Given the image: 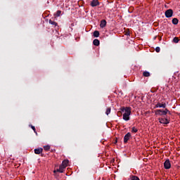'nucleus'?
<instances>
[{"label": "nucleus", "mask_w": 180, "mask_h": 180, "mask_svg": "<svg viewBox=\"0 0 180 180\" xmlns=\"http://www.w3.org/2000/svg\"><path fill=\"white\" fill-rule=\"evenodd\" d=\"M139 131V129H137V128H136V127H133L131 129V132L132 133H137Z\"/></svg>", "instance_id": "obj_18"}, {"label": "nucleus", "mask_w": 180, "mask_h": 180, "mask_svg": "<svg viewBox=\"0 0 180 180\" xmlns=\"http://www.w3.org/2000/svg\"><path fill=\"white\" fill-rule=\"evenodd\" d=\"M64 169H65V167L60 165L59 166V168L57 169L56 171L57 172H60V174H63V172H64Z\"/></svg>", "instance_id": "obj_8"}, {"label": "nucleus", "mask_w": 180, "mask_h": 180, "mask_svg": "<svg viewBox=\"0 0 180 180\" xmlns=\"http://www.w3.org/2000/svg\"><path fill=\"white\" fill-rule=\"evenodd\" d=\"M93 44L94 46H99V44H101V42L99 41L98 39H96L93 41Z\"/></svg>", "instance_id": "obj_15"}, {"label": "nucleus", "mask_w": 180, "mask_h": 180, "mask_svg": "<svg viewBox=\"0 0 180 180\" xmlns=\"http://www.w3.org/2000/svg\"><path fill=\"white\" fill-rule=\"evenodd\" d=\"M155 51L156 53H160V51H161V49L159 46H157L155 48Z\"/></svg>", "instance_id": "obj_24"}, {"label": "nucleus", "mask_w": 180, "mask_h": 180, "mask_svg": "<svg viewBox=\"0 0 180 180\" xmlns=\"http://www.w3.org/2000/svg\"><path fill=\"white\" fill-rule=\"evenodd\" d=\"M117 139H115V141H114V144H117Z\"/></svg>", "instance_id": "obj_27"}, {"label": "nucleus", "mask_w": 180, "mask_h": 180, "mask_svg": "<svg viewBox=\"0 0 180 180\" xmlns=\"http://www.w3.org/2000/svg\"><path fill=\"white\" fill-rule=\"evenodd\" d=\"M131 137V134L130 132H128L125 136H124V143L126 144L129 140H130Z\"/></svg>", "instance_id": "obj_5"}, {"label": "nucleus", "mask_w": 180, "mask_h": 180, "mask_svg": "<svg viewBox=\"0 0 180 180\" xmlns=\"http://www.w3.org/2000/svg\"><path fill=\"white\" fill-rule=\"evenodd\" d=\"M126 36H130V32H129V31L127 32H126Z\"/></svg>", "instance_id": "obj_26"}, {"label": "nucleus", "mask_w": 180, "mask_h": 180, "mask_svg": "<svg viewBox=\"0 0 180 180\" xmlns=\"http://www.w3.org/2000/svg\"><path fill=\"white\" fill-rule=\"evenodd\" d=\"M173 41H174V43H178L179 41V39L178 37H175L173 39Z\"/></svg>", "instance_id": "obj_23"}, {"label": "nucleus", "mask_w": 180, "mask_h": 180, "mask_svg": "<svg viewBox=\"0 0 180 180\" xmlns=\"http://www.w3.org/2000/svg\"><path fill=\"white\" fill-rule=\"evenodd\" d=\"M122 115H123L122 119L125 120V122H129V120H130V115H131V108L122 107L120 111L117 112V116H122Z\"/></svg>", "instance_id": "obj_1"}, {"label": "nucleus", "mask_w": 180, "mask_h": 180, "mask_svg": "<svg viewBox=\"0 0 180 180\" xmlns=\"http://www.w3.org/2000/svg\"><path fill=\"white\" fill-rule=\"evenodd\" d=\"M44 150H45V151H49L50 150V146L46 145L44 146Z\"/></svg>", "instance_id": "obj_20"}, {"label": "nucleus", "mask_w": 180, "mask_h": 180, "mask_svg": "<svg viewBox=\"0 0 180 180\" xmlns=\"http://www.w3.org/2000/svg\"><path fill=\"white\" fill-rule=\"evenodd\" d=\"M110 110H111L110 108H107V110H106V111H105V115H107V116H108V115H110Z\"/></svg>", "instance_id": "obj_19"}, {"label": "nucleus", "mask_w": 180, "mask_h": 180, "mask_svg": "<svg viewBox=\"0 0 180 180\" xmlns=\"http://www.w3.org/2000/svg\"><path fill=\"white\" fill-rule=\"evenodd\" d=\"M172 23H173V25H178V23H179V20H178V18H173L172 20Z\"/></svg>", "instance_id": "obj_14"}, {"label": "nucleus", "mask_w": 180, "mask_h": 180, "mask_svg": "<svg viewBox=\"0 0 180 180\" xmlns=\"http://www.w3.org/2000/svg\"><path fill=\"white\" fill-rule=\"evenodd\" d=\"M159 122L162 124H168L169 123L168 118H159Z\"/></svg>", "instance_id": "obj_6"}, {"label": "nucleus", "mask_w": 180, "mask_h": 180, "mask_svg": "<svg viewBox=\"0 0 180 180\" xmlns=\"http://www.w3.org/2000/svg\"><path fill=\"white\" fill-rule=\"evenodd\" d=\"M164 167L165 169H169L171 168V162H169V159H167L164 162Z\"/></svg>", "instance_id": "obj_4"}, {"label": "nucleus", "mask_w": 180, "mask_h": 180, "mask_svg": "<svg viewBox=\"0 0 180 180\" xmlns=\"http://www.w3.org/2000/svg\"><path fill=\"white\" fill-rule=\"evenodd\" d=\"M30 127H31V129H32V130H33L34 131H36V127H34V126L30 124Z\"/></svg>", "instance_id": "obj_25"}, {"label": "nucleus", "mask_w": 180, "mask_h": 180, "mask_svg": "<svg viewBox=\"0 0 180 180\" xmlns=\"http://www.w3.org/2000/svg\"><path fill=\"white\" fill-rule=\"evenodd\" d=\"M69 161L67 160H65L62 162L61 165L63 166L65 168H67V167H68V164H69Z\"/></svg>", "instance_id": "obj_11"}, {"label": "nucleus", "mask_w": 180, "mask_h": 180, "mask_svg": "<svg viewBox=\"0 0 180 180\" xmlns=\"http://www.w3.org/2000/svg\"><path fill=\"white\" fill-rule=\"evenodd\" d=\"M61 11L58 10L56 11V13L54 15V16H56V18H58L59 16H60L61 15Z\"/></svg>", "instance_id": "obj_16"}, {"label": "nucleus", "mask_w": 180, "mask_h": 180, "mask_svg": "<svg viewBox=\"0 0 180 180\" xmlns=\"http://www.w3.org/2000/svg\"><path fill=\"white\" fill-rule=\"evenodd\" d=\"M155 108H163L165 109V108H167V104H165V103L162 104L161 103H158L155 105Z\"/></svg>", "instance_id": "obj_9"}, {"label": "nucleus", "mask_w": 180, "mask_h": 180, "mask_svg": "<svg viewBox=\"0 0 180 180\" xmlns=\"http://www.w3.org/2000/svg\"><path fill=\"white\" fill-rule=\"evenodd\" d=\"M34 153L35 154H41V153H43V148H40L34 149Z\"/></svg>", "instance_id": "obj_12"}, {"label": "nucleus", "mask_w": 180, "mask_h": 180, "mask_svg": "<svg viewBox=\"0 0 180 180\" xmlns=\"http://www.w3.org/2000/svg\"><path fill=\"white\" fill-rule=\"evenodd\" d=\"M93 35L94 37H99V31H94Z\"/></svg>", "instance_id": "obj_17"}, {"label": "nucleus", "mask_w": 180, "mask_h": 180, "mask_svg": "<svg viewBox=\"0 0 180 180\" xmlns=\"http://www.w3.org/2000/svg\"><path fill=\"white\" fill-rule=\"evenodd\" d=\"M106 23L107 22L105 21V20H102L101 21V23H100V27H101L102 29H103V27H106Z\"/></svg>", "instance_id": "obj_10"}, {"label": "nucleus", "mask_w": 180, "mask_h": 180, "mask_svg": "<svg viewBox=\"0 0 180 180\" xmlns=\"http://www.w3.org/2000/svg\"><path fill=\"white\" fill-rule=\"evenodd\" d=\"M131 180H140V179L137 176H132Z\"/></svg>", "instance_id": "obj_21"}, {"label": "nucleus", "mask_w": 180, "mask_h": 180, "mask_svg": "<svg viewBox=\"0 0 180 180\" xmlns=\"http://www.w3.org/2000/svg\"><path fill=\"white\" fill-rule=\"evenodd\" d=\"M34 133H35L36 136H38L37 131H34Z\"/></svg>", "instance_id": "obj_28"}, {"label": "nucleus", "mask_w": 180, "mask_h": 180, "mask_svg": "<svg viewBox=\"0 0 180 180\" xmlns=\"http://www.w3.org/2000/svg\"><path fill=\"white\" fill-rule=\"evenodd\" d=\"M49 23L50 25H52L53 26H54V27H57V26H58V23H57V22L53 21L51 20H49Z\"/></svg>", "instance_id": "obj_13"}, {"label": "nucleus", "mask_w": 180, "mask_h": 180, "mask_svg": "<svg viewBox=\"0 0 180 180\" xmlns=\"http://www.w3.org/2000/svg\"><path fill=\"white\" fill-rule=\"evenodd\" d=\"M155 113L158 116H165L167 113L168 115H171V111H169L167 108H165V110H156Z\"/></svg>", "instance_id": "obj_2"}, {"label": "nucleus", "mask_w": 180, "mask_h": 180, "mask_svg": "<svg viewBox=\"0 0 180 180\" xmlns=\"http://www.w3.org/2000/svg\"><path fill=\"white\" fill-rule=\"evenodd\" d=\"M165 15L167 18H172V15H174V11H172V9H168L165 11Z\"/></svg>", "instance_id": "obj_3"}, {"label": "nucleus", "mask_w": 180, "mask_h": 180, "mask_svg": "<svg viewBox=\"0 0 180 180\" xmlns=\"http://www.w3.org/2000/svg\"><path fill=\"white\" fill-rule=\"evenodd\" d=\"M99 5L100 3L98 0H92L91 2V6H92L93 8H95V6H99Z\"/></svg>", "instance_id": "obj_7"}, {"label": "nucleus", "mask_w": 180, "mask_h": 180, "mask_svg": "<svg viewBox=\"0 0 180 180\" xmlns=\"http://www.w3.org/2000/svg\"><path fill=\"white\" fill-rule=\"evenodd\" d=\"M143 77H150V72H143Z\"/></svg>", "instance_id": "obj_22"}]
</instances>
